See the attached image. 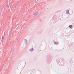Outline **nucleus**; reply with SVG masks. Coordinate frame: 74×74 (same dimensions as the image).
I'll return each instance as SVG.
<instances>
[{"label": "nucleus", "mask_w": 74, "mask_h": 74, "mask_svg": "<svg viewBox=\"0 0 74 74\" xmlns=\"http://www.w3.org/2000/svg\"><path fill=\"white\" fill-rule=\"evenodd\" d=\"M33 15H34V16H37V15H38V13L34 12L33 13Z\"/></svg>", "instance_id": "nucleus-1"}, {"label": "nucleus", "mask_w": 74, "mask_h": 74, "mask_svg": "<svg viewBox=\"0 0 74 74\" xmlns=\"http://www.w3.org/2000/svg\"><path fill=\"white\" fill-rule=\"evenodd\" d=\"M30 51H31V52H33V48L31 49H30Z\"/></svg>", "instance_id": "nucleus-2"}, {"label": "nucleus", "mask_w": 74, "mask_h": 74, "mask_svg": "<svg viewBox=\"0 0 74 74\" xmlns=\"http://www.w3.org/2000/svg\"><path fill=\"white\" fill-rule=\"evenodd\" d=\"M66 12L67 14H68L69 12V11L68 10H66Z\"/></svg>", "instance_id": "nucleus-3"}, {"label": "nucleus", "mask_w": 74, "mask_h": 74, "mask_svg": "<svg viewBox=\"0 0 74 74\" xmlns=\"http://www.w3.org/2000/svg\"><path fill=\"white\" fill-rule=\"evenodd\" d=\"M69 27L70 28H72V25H70L69 26Z\"/></svg>", "instance_id": "nucleus-4"}, {"label": "nucleus", "mask_w": 74, "mask_h": 74, "mask_svg": "<svg viewBox=\"0 0 74 74\" xmlns=\"http://www.w3.org/2000/svg\"><path fill=\"white\" fill-rule=\"evenodd\" d=\"M27 42H26L25 43V45H27Z\"/></svg>", "instance_id": "nucleus-5"}, {"label": "nucleus", "mask_w": 74, "mask_h": 74, "mask_svg": "<svg viewBox=\"0 0 74 74\" xmlns=\"http://www.w3.org/2000/svg\"><path fill=\"white\" fill-rule=\"evenodd\" d=\"M4 38V36H3L2 37V39L3 40Z\"/></svg>", "instance_id": "nucleus-6"}, {"label": "nucleus", "mask_w": 74, "mask_h": 74, "mask_svg": "<svg viewBox=\"0 0 74 74\" xmlns=\"http://www.w3.org/2000/svg\"><path fill=\"white\" fill-rule=\"evenodd\" d=\"M25 41H26V42H27V41L26 40V39L25 40Z\"/></svg>", "instance_id": "nucleus-7"}]
</instances>
